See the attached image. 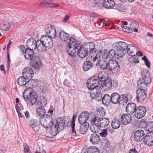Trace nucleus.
Here are the masks:
<instances>
[{
	"mask_svg": "<svg viewBox=\"0 0 153 153\" xmlns=\"http://www.w3.org/2000/svg\"><path fill=\"white\" fill-rule=\"evenodd\" d=\"M93 66V63L91 61L86 60L83 65V68L84 70L87 71L90 69Z\"/></svg>",
	"mask_w": 153,
	"mask_h": 153,
	"instance_id": "e433bc0d",
	"label": "nucleus"
},
{
	"mask_svg": "<svg viewBox=\"0 0 153 153\" xmlns=\"http://www.w3.org/2000/svg\"><path fill=\"white\" fill-rule=\"evenodd\" d=\"M10 27V24L8 22H6L4 24H2L0 26L1 28L5 31L8 30Z\"/></svg>",
	"mask_w": 153,
	"mask_h": 153,
	"instance_id": "37998d69",
	"label": "nucleus"
},
{
	"mask_svg": "<svg viewBox=\"0 0 153 153\" xmlns=\"http://www.w3.org/2000/svg\"><path fill=\"white\" fill-rule=\"evenodd\" d=\"M109 56V59L112 60L114 59V57L117 58V60H119V58H120L119 56L117 55V53L116 51L113 50H111L108 53Z\"/></svg>",
	"mask_w": 153,
	"mask_h": 153,
	"instance_id": "f704fd0d",
	"label": "nucleus"
},
{
	"mask_svg": "<svg viewBox=\"0 0 153 153\" xmlns=\"http://www.w3.org/2000/svg\"><path fill=\"white\" fill-rule=\"evenodd\" d=\"M102 103L105 105H109L111 102V96L108 94H106L102 97Z\"/></svg>",
	"mask_w": 153,
	"mask_h": 153,
	"instance_id": "2f4dec72",
	"label": "nucleus"
},
{
	"mask_svg": "<svg viewBox=\"0 0 153 153\" xmlns=\"http://www.w3.org/2000/svg\"><path fill=\"white\" fill-rule=\"evenodd\" d=\"M105 109L103 108L100 107L98 109L97 111L100 116H103L105 114Z\"/></svg>",
	"mask_w": 153,
	"mask_h": 153,
	"instance_id": "de8ad7c7",
	"label": "nucleus"
},
{
	"mask_svg": "<svg viewBox=\"0 0 153 153\" xmlns=\"http://www.w3.org/2000/svg\"><path fill=\"white\" fill-rule=\"evenodd\" d=\"M144 131L142 130H138L136 131L134 134V138L135 141H140L144 138L145 136Z\"/></svg>",
	"mask_w": 153,
	"mask_h": 153,
	"instance_id": "aec40b11",
	"label": "nucleus"
},
{
	"mask_svg": "<svg viewBox=\"0 0 153 153\" xmlns=\"http://www.w3.org/2000/svg\"><path fill=\"white\" fill-rule=\"evenodd\" d=\"M111 102L114 104H119L124 105L128 102V97L125 94L120 95L118 93L114 92L111 96Z\"/></svg>",
	"mask_w": 153,
	"mask_h": 153,
	"instance_id": "423d86ee",
	"label": "nucleus"
},
{
	"mask_svg": "<svg viewBox=\"0 0 153 153\" xmlns=\"http://www.w3.org/2000/svg\"><path fill=\"white\" fill-rule=\"evenodd\" d=\"M47 103V101L46 98L43 96H41L37 101V105L41 107H44L46 105Z\"/></svg>",
	"mask_w": 153,
	"mask_h": 153,
	"instance_id": "72a5a7b5",
	"label": "nucleus"
},
{
	"mask_svg": "<svg viewBox=\"0 0 153 153\" xmlns=\"http://www.w3.org/2000/svg\"><path fill=\"white\" fill-rule=\"evenodd\" d=\"M91 90L90 97L92 98H95L98 101H101L102 99V93L101 89L99 87L94 88L93 89H89Z\"/></svg>",
	"mask_w": 153,
	"mask_h": 153,
	"instance_id": "9b49d317",
	"label": "nucleus"
},
{
	"mask_svg": "<svg viewBox=\"0 0 153 153\" xmlns=\"http://www.w3.org/2000/svg\"><path fill=\"white\" fill-rule=\"evenodd\" d=\"M107 130L108 129L107 128L101 129L100 132L99 133L100 136L102 137H105L108 134Z\"/></svg>",
	"mask_w": 153,
	"mask_h": 153,
	"instance_id": "49530a36",
	"label": "nucleus"
},
{
	"mask_svg": "<svg viewBox=\"0 0 153 153\" xmlns=\"http://www.w3.org/2000/svg\"><path fill=\"white\" fill-rule=\"evenodd\" d=\"M38 40L36 41L33 38L28 39L26 43V45L28 47L27 49H29L32 50H34L36 49L39 51V46L37 44L38 42Z\"/></svg>",
	"mask_w": 153,
	"mask_h": 153,
	"instance_id": "ddd939ff",
	"label": "nucleus"
},
{
	"mask_svg": "<svg viewBox=\"0 0 153 153\" xmlns=\"http://www.w3.org/2000/svg\"><path fill=\"white\" fill-rule=\"evenodd\" d=\"M56 121V123L54 125V129L55 131L58 133L64 129L66 121L63 117H60L57 118Z\"/></svg>",
	"mask_w": 153,
	"mask_h": 153,
	"instance_id": "9d476101",
	"label": "nucleus"
},
{
	"mask_svg": "<svg viewBox=\"0 0 153 153\" xmlns=\"http://www.w3.org/2000/svg\"><path fill=\"white\" fill-rule=\"evenodd\" d=\"M136 55H138L140 56H143V53L140 51H138L136 52Z\"/></svg>",
	"mask_w": 153,
	"mask_h": 153,
	"instance_id": "e2e57ef3",
	"label": "nucleus"
},
{
	"mask_svg": "<svg viewBox=\"0 0 153 153\" xmlns=\"http://www.w3.org/2000/svg\"><path fill=\"white\" fill-rule=\"evenodd\" d=\"M123 30L126 32L130 33L132 31V29L126 26L123 27Z\"/></svg>",
	"mask_w": 153,
	"mask_h": 153,
	"instance_id": "864d4df0",
	"label": "nucleus"
},
{
	"mask_svg": "<svg viewBox=\"0 0 153 153\" xmlns=\"http://www.w3.org/2000/svg\"><path fill=\"white\" fill-rule=\"evenodd\" d=\"M45 31L46 34L47 35L46 36H48L51 39L52 38L53 39L56 37V32L55 29H52L51 30H50L45 29Z\"/></svg>",
	"mask_w": 153,
	"mask_h": 153,
	"instance_id": "4c0bfd02",
	"label": "nucleus"
},
{
	"mask_svg": "<svg viewBox=\"0 0 153 153\" xmlns=\"http://www.w3.org/2000/svg\"><path fill=\"white\" fill-rule=\"evenodd\" d=\"M151 81L150 73L147 71L143 70L141 73V77L140 78L137 82V85L140 88H145L146 85L151 83Z\"/></svg>",
	"mask_w": 153,
	"mask_h": 153,
	"instance_id": "39448f33",
	"label": "nucleus"
},
{
	"mask_svg": "<svg viewBox=\"0 0 153 153\" xmlns=\"http://www.w3.org/2000/svg\"><path fill=\"white\" fill-rule=\"evenodd\" d=\"M42 122L44 123V124L41 123L42 125L46 128L52 127L53 124V120L51 116L48 114H45Z\"/></svg>",
	"mask_w": 153,
	"mask_h": 153,
	"instance_id": "f8f14e48",
	"label": "nucleus"
},
{
	"mask_svg": "<svg viewBox=\"0 0 153 153\" xmlns=\"http://www.w3.org/2000/svg\"><path fill=\"white\" fill-rule=\"evenodd\" d=\"M87 153H100L98 148L96 146L89 148Z\"/></svg>",
	"mask_w": 153,
	"mask_h": 153,
	"instance_id": "79ce46f5",
	"label": "nucleus"
},
{
	"mask_svg": "<svg viewBox=\"0 0 153 153\" xmlns=\"http://www.w3.org/2000/svg\"><path fill=\"white\" fill-rule=\"evenodd\" d=\"M25 115L27 118H29L30 117L29 113L28 111H26L25 113Z\"/></svg>",
	"mask_w": 153,
	"mask_h": 153,
	"instance_id": "338daca9",
	"label": "nucleus"
},
{
	"mask_svg": "<svg viewBox=\"0 0 153 153\" xmlns=\"http://www.w3.org/2000/svg\"><path fill=\"white\" fill-rule=\"evenodd\" d=\"M97 78L99 81L102 82L100 87L104 90H108L112 87V82L111 78H109L107 73L104 71L100 72Z\"/></svg>",
	"mask_w": 153,
	"mask_h": 153,
	"instance_id": "20e7f679",
	"label": "nucleus"
},
{
	"mask_svg": "<svg viewBox=\"0 0 153 153\" xmlns=\"http://www.w3.org/2000/svg\"><path fill=\"white\" fill-rule=\"evenodd\" d=\"M117 10L120 12H125L126 11V10L125 8L122 5H120L116 7V8Z\"/></svg>",
	"mask_w": 153,
	"mask_h": 153,
	"instance_id": "603ef678",
	"label": "nucleus"
},
{
	"mask_svg": "<svg viewBox=\"0 0 153 153\" xmlns=\"http://www.w3.org/2000/svg\"><path fill=\"white\" fill-rule=\"evenodd\" d=\"M67 51L68 54L71 56L74 57L76 56V51L79 57L81 58H84L86 56L88 52V48L82 47L79 44L76 42Z\"/></svg>",
	"mask_w": 153,
	"mask_h": 153,
	"instance_id": "f03ea898",
	"label": "nucleus"
},
{
	"mask_svg": "<svg viewBox=\"0 0 153 153\" xmlns=\"http://www.w3.org/2000/svg\"><path fill=\"white\" fill-rule=\"evenodd\" d=\"M117 61L109 59L108 61V65L109 66V71H111L112 70H114L115 71H117L120 68V66L119 64Z\"/></svg>",
	"mask_w": 153,
	"mask_h": 153,
	"instance_id": "6ab92c4d",
	"label": "nucleus"
},
{
	"mask_svg": "<svg viewBox=\"0 0 153 153\" xmlns=\"http://www.w3.org/2000/svg\"><path fill=\"white\" fill-rule=\"evenodd\" d=\"M39 51V52L46 51L47 49H50L53 46V42L52 39L46 35H43L40 40H38Z\"/></svg>",
	"mask_w": 153,
	"mask_h": 153,
	"instance_id": "7ed1b4c3",
	"label": "nucleus"
},
{
	"mask_svg": "<svg viewBox=\"0 0 153 153\" xmlns=\"http://www.w3.org/2000/svg\"><path fill=\"white\" fill-rule=\"evenodd\" d=\"M73 120L71 123V127L72 129L71 134L73 136L76 137L80 133V125L79 124H75L74 116H73Z\"/></svg>",
	"mask_w": 153,
	"mask_h": 153,
	"instance_id": "dca6fc26",
	"label": "nucleus"
},
{
	"mask_svg": "<svg viewBox=\"0 0 153 153\" xmlns=\"http://www.w3.org/2000/svg\"><path fill=\"white\" fill-rule=\"evenodd\" d=\"M12 43V42L11 41V40H10L9 41V43L8 44L7 46V51H9V50L10 48V46L11 45Z\"/></svg>",
	"mask_w": 153,
	"mask_h": 153,
	"instance_id": "0e129e2a",
	"label": "nucleus"
},
{
	"mask_svg": "<svg viewBox=\"0 0 153 153\" xmlns=\"http://www.w3.org/2000/svg\"><path fill=\"white\" fill-rule=\"evenodd\" d=\"M120 123L117 119H113L111 123V126L113 129H117L120 126Z\"/></svg>",
	"mask_w": 153,
	"mask_h": 153,
	"instance_id": "ea45409f",
	"label": "nucleus"
},
{
	"mask_svg": "<svg viewBox=\"0 0 153 153\" xmlns=\"http://www.w3.org/2000/svg\"><path fill=\"white\" fill-rule=\"evenodd\" d=\"M0 68L1 70L3 71V72L4 74H5L6 73V71H5L4 65H1L0 66Z\"/></svg>",
	"mask_w": 153,
	"mask_h": 153,
	"instance_id": "69168bd1",
	"label": "nucleus"
},
{
	"mask_svg": "<svg viewBox=\"0 0 153 153\" xmlns=\"http://www.w3.org/2000/svg\"><path fill=\"white\" fill-rule=\"evenodd\" d=\"M145 64L147 66L148 68H149L150 67L149 62L148 61V60L147 59L146 61L145 62Z\"/></svg>",
	"mask_w": 153,
	"mask_h": 153,
	"instance_id": "774afa93",
	"label": "nucleus"
},
{
	"mask_svg": "<svg viewBox=\"0 0 153 153\" xmlns=\"http://www.w3.org/2000/svg\"><path fill=\"white\" fill-rule=\"evenodd\" d=\"M145 128L146 131L152 132L153 131V121L145 123Z\"/></svg>",
	"mask_w": 153,
	"mask_h": 153,
	"instance_id": "58836bf2",
	"label": "nucleus"
},
{
	"mask_svg": "<svg viewBox=\"0 0 153 153\" xmlns=\"http://www.w3.org/2000/svg\"><path fill=\"white\" fill-rule=\"evenodd\" d=\"M46 113V111L44 108L42 107H39L36 109V113L37 114L40 116L39 118V121L41 123L44 124V123L42 122L43 119V116H45V114Z\"/></svg>",
	"mask_w": 153,
	"mask_h": 153,
	"instance_id": "c756f323",
	"label": "nucleus"
},
{
	"mask_svg": "<svg viewBox=\"0 0 153 153\" xmlns=\"http://www.w3.org/2000/svg\"><path fill=\"white\" fill-rule=\"evenodd\" d=\"M28 79H27L25 78L24 76H20L17 80V83L21 85H25L26 87V84L27 80Z\"/></svg>",
	"mask_w": 153,
	"mask_h": 153,
	"instance_id": "c9c22d12",
	"label": "nucleus"
},
{
	"mask_svg": "<svg viewBox=\"0 0 153 153\" xmlns=\"http://www.w3.org/2000/svg\"><path fill=\"white\" fill-rule=\"evenodd\" d=\"M45 29H46V30H51L52 29H55L54 26L53 25H51L50 27H47Z\"/></svg>",
	"mask_w": 153,
	"mask_h": 153,
	"instance_id": "680f3d73",
	"label": "nucleus"
},
{
	"mask_svg": "<svg viewBox=\"0 0 153 153\" xmlns=\"http://www.w3.org/2000/svg\"><path fill=\"white\" fill-rule=\"evenodd\" d=\"M136 93L137 94L136 98L138 101L140 100H143L146 97L147 95L146 91L143 89H138L137 90Z\"/></svg>",
	"mask_w": 153,
	"mask_h": 153,
	"instance_id": "393cba45",
	"label": "nucleus"
},
{
	"mask_svg": "<svg viewBox=\"0 0 153 153\" xmlns=\"http://www.w3.org/2000/svg\"><path fill=\"white\" fill-rule=\"evenodd\" d=\"M100 140L99 136L96 133H94L91 135L90 137V141L93 144H96Z\"/></svg>",
	"mask_w": 153,
	"mask_h": 153,
	"instance_id": "7c9ffc66",
	"label": "nucleus"
},
{
	"mask_svg": "<svg viewBox=\"0 0 153 153\" xmlns=\"http://www.w3.org/2000/svg\"><path fill=\"white\" fill-rule=\"evenodd\" d=\"M118 84V82L117 81H113V83L112 82V86H113L114 87L117 86Z\"/></svg>",
	"mask_w": 153,
	"mask_h": 153,
	"instance_id": "6e6d98bb",
	"label": "nucleus"
},
{
	"mask_svg": "<svg viewBox=\"0 0 153 153\" xmlns=\"http://www.w3.org/2000/svg\"><path fill=\"white\" fill-rule=\"evenodd\" d=\"M129 44L120 41L114 43L113 45L114 48L117 51V55L120 58H122L126 53V50Z\"/></svg>",
	"mask_w": 153,
	"mask_h": 153,
	"instance_id": "6e6552de",
	"label": "nucleus"
},
{
	"mask_svg": "<svg viewBox=\"0 0 153 153\" xmlns=\"http://www.w3.org/2000/svg\"><path fill=\"white\" fill-rule=\"evenodd\" d=\"M21 50V54H24L25 53V47L24 45H20L19 47Z\"/></svg>",
	"mask_w": 153,
	"mask_h": 153,
	"instance_id": "5fc2aeb1",
	"label": "nucleus"
},
{
	"mask_svg": "<svg viewBox=\"0 0 153 153\" xmlns=\"http://www.w3.org/2000/svg\"><path fill=\"white\" fill-rule=\"evenodd\" d=\"M146 111V109L143 106H138L134 113L135 116L138 119H141L145 115Z\"/></svg>",
	"mask_w": 153,
	"mask_h": 153,
	"instance_id": "4468645a",
	"label": "nucleus"
},
{
	"mask_svg": "<svg viewBox=\"0 0 153 153\" xmlns=\"http://www.w3.org/2000/svg\"><path fill=\"white\" fill-rule=\"evenodd\" d=\"M33 51L29 49H26L25 50V57L26 59L31 61L36 56H34V52Z\"/></svg>",
	"mask_w": 153,
	"mask_h": 153,
	"instance_id": "c85d7f7f",
	"label": "nucleus"
},
{
	"mask_svg": "<svg viewBox=\"0 0 153 153\" xmlns=\"http://www.w3.org/2000/svg\"><path fill=\"white\" fill-rule=\"evenodd\" d=\"M37 79H29L27 81V88L25 90L23 94L24 98L25 101H29L28 104L32 105L36 102L37 98V95L35 94L32 88L38 84Z\"/></svg>",
	"mask_w": 153,
	"mask_h": 153,
	"instance_id": "f257e3e1",
	"label": "nucleus"
},
{
	"mask_svg": "<svg viewBox=\"0 0 153 153\" xmlns=\"http://www.w3.org/2000/svg\"><path fill=\"white\" fill-rule=\"evenodd\" d=\"M59 36L61 39L64 42L66 41L65 45L66 46V50L67 51L74 44H76L77 41L72 37L69 36L68 34L64 31L59 32Z\"/></svg>",
	"mask_w": 153,
	"mask_h": 153,
	"instance_id": "0eeeda50",
	"label": "nucleus"
},
{
	"mask_svg": "<svg viewBox=\"0 0 153 153\" xmlns=\"http://www.w3.org/2000/svg\"><path fill=\"white\" fill-rule=\"evenodd\" d=\"M48 0H44L40 3L41 6L51 7V3L48 1Z\"/></svg>",
	"mask_w": 153,
	"mask_h": 153,
	"instance_id": "c03bdc74",
	"label": "nucleus"
},
{
	"mask_svg": "<svg viewBox=\"0 0 153 153\" xmlns=\"http://www.w3.org/2000/svg\"><path fill=\"white\" fill-rule=\"evenodd\" d=\"M23 146L25 153H31L27 144L25 143Z\"/></svg>",
	"mask_w": 153,
	"mask_h": 153,
	"instance_id": "8fccbe9b",
	"label": "nucleus"
},
{
	"mask_svg": "<svg viewBox=\"0 0 153 153\" xmlns=\"http://www.w3.org/2000/svg\"><path fill=\"white\" fill-rule=\"evenodd\" d=\"M97 120H95L94 122H90L91 125L90 126V129L91 131L94 133H96L98 132L101 128L100 126L99 123Z\"/></svg>",
	"mask_w": 153,
	"mask_h": 153,
	"instance_id": "cd10ccee",
	"label": "nucleus"
},
{
	"mask_svg": "<svg viewBox=\"0 0 153 153\" xmlns=\"http://www.w3.org/2000/svg\"><path fill=\"white\" fill-rule=\"evenodd\" d=\"M87 124H81V126H80L79 131L80 133L84 134L87 132L89 127V123H87Z\"/></svg>",
	"mask_w": 153,
	"mask_h": 153,
	"instance_id": "a19ab883",
	"label": "nucleus"
},
{
	"mask_svg": "<svg viewBox=\"0 0 153 153\" xmlns=\"http://www.w3.org/2000/svg\"><path fill=\"white\" fill-rule=\"evenodd\" d=\"M22 75L27 79H31L34 75V72L32 68L30 67H26L22 72Z\"/></svg>",
	"mask_w": 153,
	"mask_h": 153,
	"instance_id": "f3484780",
	"label": "nucleus"
},
{
	"mask_svg": "<svg viewBox=\"0 0 153 153\" xmlns=\"http://www.w3.org/2000/svg\"><path fill=\"white\" fill-rule=\"evenodd\" d=\"M95 118L96 119H95L94 122L97 120V121L98 122L101 128L102 127L105 128L107 127L109 123V121L108 118L105 117L100 118L96 115Z\"/></svg>",
	"mask_w": 153,
	"mask_h": 153,
	"instance_id": "a211bd4d",
	"label": "nucleus"
},
{
	"mask_svg": "<svg viewBox=\"0 0 153 153\" xmlns=\"http://www.w3.org/2000/svg\"><path fill=\"white\" fill-rule=\"evenodd\" d=\"M137 107L136 104L134 103H128L126 106V110L129 114H132L135 112Z\"/></svg>",
	"mask_w": 153,
	"mask_h": 153,
	"instance_id": "bb28decb",
	"label": "nucleus"
},
{
	"mask_svg": "<svg viewBox=\"0 0 153 153\" xmlns=\"http://www.w3.org/2000/svg\"><path fill=\"white\" fill-rule=\"evenodd\" d=\"M99 64L100 65V68L102 69L103 70H105L108 69L109 70L108 62H104L102 64L99 63Z\"/></svg>",
	"mask_w": 153,
	"mask_h": 153,
	"instance_id": "a18cd8bd",
	"label": "nucleus"
},
{
	"mask_svg": "<svg viewBox=\"0 0 153 153\" xmlns=\"http://www.w3.org/2000/svg\"><path fill=\"white\" fill-rule=\"evenodd\" d=\"M130 26L132 29L137 28L139 26L138 23L136 21L132 22L130 25Z\"/></svg>",
	"mask_w": 153,
	"mask_h": 153,
	"instance_id": "3c124183",
	"label": "nucleus"
},
{
	"mask_svg": "<svg viewBox=\"0 0 153 153\" xmlns=\"http://www.w3.org/2000/svg\"><path fill=\"white\" fill-rule=\"evenodd\" d=\"M70 16L68 15H66L65 17L63 19L62 21L66 22L69 19Z\"/></svg>",
	"mask_w": 153,
	"mask_h": 153,
	"instance_id": "bf43d9fd",
	"label": "nucleus"
},
{
	"mask_svg": "<svg viewBox=\"0 0 153 153\" xmlns=\"http://www.w3.org/2000/svg\"><path fill=\"white\" fill-rule=\"evenodd\" d=\"M89 51L90 53H92L94 50L95 46L93 42H91L89 44Z\"/></svg>",
	"mask_w": 153,
	"mask_h": 153,
	"instance_id": "09e8293b",
	"label": "nucleus"
},
{
	"mask_svg": "<svg viewBox=\"0 0 153 153\" xmlns=\"http://www.w3.org/2000/svg\"><path fill=\"white\" fill-rule=\"evenodd\" d=\"M91 60H92L94 62H95L97 60V62H98L99 61L98 58H97L96 57V56H95L93 58L92 56L91 55Z\"/></svg>",
	"mask_w": 153,
	"mask_h": 153,
	"instance_id": "4d7b16f0",
	"label": "nucleus"
},
{
	"mask_svg": "<svg viewBox=\"0 0 153 153\" xmlns=\"http://www.w3.org/2000/svg\"><path fill=\"white\" fill-rule=\"evenodd\" d=\"M138 48L132 44H129L128 47L126 50L128 54L131 56H135L136 52Z\"/></svg>",
	"mask_w": 153,
	"mask_h": 153,
	"instance_id": "a878e982",
	"label": "nucleus"
},
{
	"mask_svg": "<svg viewBox=\"0 0 153 153\" xmlns=\"http://www.w3.org/2000/svg\"><path fill=\"white\" fill-rule=\"evenodd\" d=\"M95 118V115L94 114L89 113L85 111L81 113L78 117V120L81 124L85 123L87 121L94 122Z\"/></svg>",
	"mask_w": 153,
	"mask_h": 153,
	"instance_id": "1a4fd4ad",
	"label": "nucleus"
},
{
	"mask_svg": "<svg viewBox=\"0 0 153 153\" xmlns=\"http://www.w3.org/2000/svg\"><path fill=\"white\" fill-rule=\"evenodd\" d=\"M143 141L145 144L152 146L153 145V132H149L146 134Z\"/></svg>",
	"mask_w": 153,
	"mask_h": 153,
	"instance_id": "4be33fe9",
	"label": "nucleus"
},
{
	"mask_svg": "<svg viewBox=\"0 0 153 153\" xmlns=\"http://www.w3.org/2000/svg\"><path fill=\"white\" fill-rule=\"evenodd\" d=\"M40 123L35 119L30 120L29 125L32 129L35 131H38L40 128Z\"/></svg>",
	"mask_w": 153,
	"mask_h": 153,
	"instance_id": "b1692460",
	"label": "nucleus"
},
{
	"mask_svg": "<svg viewBox=\"0 0 153 153\" xmlns=\"http://www.w3.org/2000/svg\"><path fill=\"white\" fill-rule=\"evenodd\" d=\"M30 65L36 69H39L41 66V63L40 58L38 56H36L32 60L30 61Z\"/></svg>",
	"mask_w": 153,
	"mask_h": 153,
	"instance_id": "412c9836",
	"label": "nucleus"
},
{
	"mask_svg": "<svg viewBox=\"0 0 153 153\" xmlns=\"http://www.w3.org/2000/svg\"><path fill=\"white\" fill-rule=\"evenodd\" d=\"M138 152L136 150V149L134 148V149H131L129 152V153H137Z\"/></svg>",
	"mask_w": 153,
	"mask_h": 153,
	"instance_id": "13d9d810",
	"label": "nucleus"
},
{
	"mask_svg": "<svg viewBox=\"0 0 153 153\" xmlns=\"http://www.w3.org/2000/svg\"><path fill=\"white\" fill-rule=\"evenodd\" d=\"M93 77L87 81V87L88 89H93L94 88H96L97 87L100 86V83L99 80Z\"/></svg>",
	"mask_w": 153,
	"mask_h": 153,
	"instance_id": "2eb2a0df",
	"label": "nucleus"
},
{
	"mask_svg": "<svg viewBox=\"0 0 153 153\" xmlns=\"http://www.w3.org/2000/svg\"><path fill=\"white\" fill-rule=\"evenodd\" d=\"M108 55V53H104L102 55V57L105 59H109Z\"/></svg>",
	"mask_w": 153,
	"mask_h": 153,
	"instance_id": "052dcab7",
	"label": "nucleus"
},
{
	"mask_svg": "<svg viewBox=\"0 0 153 153\" xmlns=\"http://www.w3.org/2000/svg\"><path fill=\"white\" fill-rule=\"evenodd\" d=\"M120 120L122 125H127L131 121V117L128 114H125L121 116Z\"/></svg>",
	"mask_w": 153,
	"mask_h": 153,
	"instance_id": "5701e85b",
	"label": "nucleus"
},
{
	"mask_svg": "<svg viewBox=\"0 0 153 153\" xmlns=\"http://www.w3.org/2000/svg\"><path fill=\"white\" fill-rule=\"evenodd\" d=\"M103 3V6L107 8H111L115 4L113 0H104Z\"/></svg>",
	"mask_w": 153,
	"mask_h": 153,
	"instance_id": "473e14b6",
	"label": "nucleus"
}]
</instances>
